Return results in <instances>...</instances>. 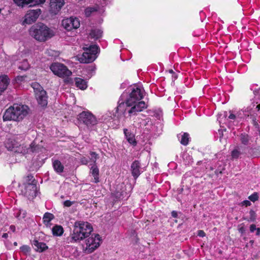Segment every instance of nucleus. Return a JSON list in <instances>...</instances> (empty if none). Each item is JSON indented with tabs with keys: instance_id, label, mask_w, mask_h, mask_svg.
Masks as SVG:
<instances>
[{
	"instance_id": "f257e3e1",
	"label": "nucleus",
	"mask_w": 260,
	"mask_h": 260,
	"mask_svg": "<svg viewBox=\"0 0 260 260\" xmlns=\"http://www.w3.org/2000/svg\"><path fill=\"white\" fill-rule=\"evenodd\" d=\"M93 229L87 222L77 221L74 224L73 233L71 235V242H77L84 239L86 240L88 253L92 252L100 245L101 237L99 234H91Z\"/></svg>"
},
{
	"instance_id": "f03ea898",
	"label": "nucleus",
	"mask_w": 260,
	"mask_h": 260,
	"mask_svg": "<svg viewBox=\"0 0 260 260\" xmlns=\"http://www.w3.org/2000/svg\"><path fill=\"white\" fill-rule=\"evenodd\" d=\"M143 98L140 89L138 87L133 88L129 94V98L126 100V104L132 108L128 111L129 114H137L138 112L146 109L147 106L144 101H139Z\"/></svg>"
},
{
	"instance_id": "7ed1b4c3",
	"label": "nucleus",
	"mask_w": 260,
	"mask_h": 260,
	"mask_svg": "<svg viewBox=\"0 0 260 260\" xmlns=\"http://www.w3.org/2000/svg\"><path fill=\"white\" fill-rule=\"evenodd\" d=\"M28 110V107L25 105L14 104L5 111L3 120L20 121L27 115Z\"/></svg>"
},
{
	"instance_id": "20e7f679",
	"label": "nucleus",
	"mask_w": 260,
	"mask_h": 260,
	"mask_svg": "<svg viewBox=\"0 0 260 260\" xmlns=\"http://www.w3.org/2000/svg\"><path fill=\"white\" fill-rule=\"evenodd\" d=\"M29 32L32 38L40 42H45L54 36L53 31L41 22L31 26Z\"/></svg>"
},
{
	"instance_id": "39448f33",
	"label": "nucleus",
	"mask_w": 260,
	"mask_h": 260,
	"mask_svg": "<svg viewBox=\"0 0 260 260\" xmlns=\"http://www.w3.org/2000/svg\"><path fill=\"white\" fill-rule=\"evenodd\" d=\"M84 52L78 59L81 63H88L93 62L96 58V54L98 53L99 48L96 45H90L89 47L83 48Z\"/></svg>"
},
{
	"instance_id": "423d86ee",
	"label": "nucleus",
	"mask_w": 260,
	"mask_h": 260,
	"mask_svg": "<svg viewBox=\"0 0 260 260\" xmlns=\"http://www.w3.org/2000/svg\"><path fill=\"white\" fill-rule=\"evenodd\" d=\"M50 70L54 75L61 78L69 77L72 75V72L67 66L59 62H54L50 67Z\"/></svg>"
},
{
	"instance_id": "0eeeda50",
	"label": "nucleus",
	"mask_w": 260,
	"mask_h": 260,
	"mask_svg": "<svg viewBox=\"0 0 260 260\" xmlns=\"http://www.w3.org/2000/svg\"><path fill=\"white\" fill-rule=\"evenodd\" d=\"M21 192L25 197H27L28 199H33L37 194V185L35 183L27 182L24 183L20 186Z\"/></svg>"
},
{
	"instance_id": "6e6552de",
	"label": "nucleus",
	"mask_w": 260,
	"mask_h": 260,
	"mask_svg": "<svg viewBox=\"0 0 260 260\" xmlns=\"http://www.w3.org/2000/svg\"><path fill=\"white\" fill-rule=\"evenodd\" d=\"M78 119L88 127L92 126L97 124L96 117L88 111H83L78 115Z\"/></svg>"
},
{
	"instance_id": "1a4fd4ad",
	"label": "nucleus",
	"mask_w": 260,
	"mask_h": 260,
	"mask_svg": "<svg viewBox=\"0 0 260 260\" xmlns=\"http://www.w3.org/2000/svg\"><path fill=\"white\" fill-rule=\"evenodd\" d=\"M42 11L40 9L35 10H29L27 11L25 15L24 19L22 22V24H30L35 22L40 15L41 14Z\"/></svg>"
},
{
	"instance_id": "9d476101",
	"label": "nucleus",
	"mask_w": 260,
	"mask_h": 260,
	"mask_svg": "<svg viewBox=\"0 0 260 260\" xmlns=\"http://www.w3.org/2000/svg\"><path fill=\"white\" fill-rule=\"evenodd\" d=\"M80 21L78 18L72 17L63 19L61 22L62 26L68 31L72 29L78 28L80 26Z\"/></svg>"
},
{
	"instance_id": "9b49d317",
	"label": "nucleus",
	"mask_w": 260,
	"mask_h": 260,
	"mask_svg": "<svg viewBox=\"0 0 260 260\" xmlns=\"http://www.w3.org/2000/svg\"><path fill=\"white\" fill-rule=\"evenodd\" d=\"M45 1L46 0H14V3L18 7L23 8L27 5L32 7L43 4Z\"/></svg>"
},
{
	"instance_id": "f8f14e48",
	"label": "nucleus",
	"mask_w": 260,
	"mask_h": 260,
	"mask_svg": "<svg viewBox=\"0 0 260 260\" xmlns=\"http://www.w3.org/2000/svg\"><path fill=\"white\" fill-rule=\"evenodd\" d=\"M64 0H50V10L51 14H57L64 5Z\"/></svg>"
},
{
	"instance_id": "ddd939ff",
	"label": "nucleus",
	"mask_w": 260,
	"mask_h": 260,
	"mask_svg": "<svg viewBox=\"0 0 260 260\" xmlns=\"http://www.w3.org/2000/svg\"><path fill=\"white\" fill-rule=\"evenodd\" d=\"M35 95L38 103L42 107L47 106L48 97L47 96V92L44 89H41V91H38Z\"/></svg>"
},
{
	"instance_id": "4468645a",
	"label": "nucleus",
	"mask_w": 260,
	"mask_h": 260,
	"mask_svg": "<svg viewBox=\"0 0 260 260\" xmlns=\"http://www.w3.org/2000/svg\"><path fill=\"white\" fill-rule=\"evenodd\" d=\"M131 171L133 176L136 179L140 175V163L138 160H135L131 165Z\"/></svg>"
},
{
	"instance_id": "2eb2a0df",
	"label": "nucleus",
	"mask_w": 260,
	"mask_h": 260,
	"mask_svg": "<svg viewBox=\"0 0 260 260\" xmlns=\"http://www.w3.org/2000/svg\"><path fill=\"white\" fill-rule=\"evenodd\" d=\"M32 245L36 247L35 250L39 252H43L48 248L45 243L40 242L37 240H33Z\"/></svg>"
},
{
	"instance_id": "dca6fc26",
	"label": "nucleus",
	"mask_w": 260,
	"mask_h": 260,
	"mask_svg": "<svg viewBox=\"0 0 260 260\" xmlns=\"http://www.w3.org/2000/svg\"><path fill=\"white\" fill-rule=\"evenodd\" d=\"M9 84V79L7 75L0 76V91L3 92Z\"/></svg>"
},
{
	"instance_id": "f3484780",
	"label": "nucleus",
	"mask_w": 260,
	"mask_h": 260,
	"mask_svg": "<svg viewBox=\"0 0 260 260\" xmlns=\"http://www.w3.org/2000/svg\"><path fill=\"white\" fill-rule=\"evenodd\" d=\"M103 31L100 29H92L89 33V37L91 39L98 40L102 36Z\"/></svg>"
},
{
	"instance_id": "a211bd4d",
	"label": "nucleus",
	"mask_w": 260,
	"mask_h": 260,
	"mask_svg": "<svg viewBox=\"0 0 260 260\" xmlns=\"http://www.w3.org/2000/svg\"><path fill=\"white\" fill-rule=\"evenodd\" d=\"M123 131L127 141L133 145H136L137 142L136 141L134 135L128 132V130L126 128L124 129Z\"/></svg>"
},
{
	"instance_id": "6ab92c4d",
	"label": "nucleus",
	"mask_w": 260,
	"mask_h": 260,
	"mask_svg": "<svg viewBox=\"0 0 260 260\" xmlns=\"http://www.w3.org/2000/svg\"><path fill=\"white\" fill-rule=\"evenodd\" d=\"M75 81L76 86L81 89H85L87 87L86 82L84 79L80 78H75Z\"/></svg>"
},
{
	"instance_id": "aec40b11",
	"label": "nucleus",
	"mask_w": 260,
	"mask_h": 260,
	"mask_svg": "<svg viewBox=\"0 0 260 260\" xmlns=\"http://www.w3.org/2000/svg\"><path fill=\"white\" fill-rule=\"evenodd\" d=\"M53 166L55 171L58 173L63 172L64 167L58 160H55L53 162Z\"/></svg>"
},
{
	"instance_id": "412c9836",
	"label": "nucleus",
	"mask_w": 260,
	"mask_h": 260,
	"mask_svg": "<svg viewBox=\"0 0 260 260\" xmlns=\"http://www.w3.org/2000/svg\"><path fill=\"white\" fill-rule=\"evenodd\" d=\"M52 234L55 236H60L63 233V229L61 225H56L52 229Z\"/></svg>"
},
{
	"instance_id": "4be33fe9",
	"label": "nucleus",
	"mask_w": 260,
	"mask_h": 260,
	"mask_svg": "<svg viewBox=\"0 0 260 260\" xmlns=\"http://www.w3.org/2000/svg\"><path fill=\"white\" fill-rule=\"evenodd\" d=\"M91 173L94 177V182L98 183L99 182V170L96 166H93L91 168Z\"/></svg>"
},
{
	"instance_id": "5701e85b",
	"label": "nucleus",
	"mask_w": 260,
	"mask_h": 260,
	"mask_svg": "<svg viewBox=\"0 0 260 260\" xmlns=\"http://www.w3.org/2000/svg\"><path fill=\"white\" fill-rule=\"evenodd\" d=\"M54 218V216L52 213L49 212L45 213L43 218L44 223L46 225L48 226L50 221Z\"/></svg>"
},
{
	"instance_id": "b1692460",
	"label": "nucleus",
	"mask_w": 260,
	"mask_h": 260,
	"mask_svg": "<svg viewBox=\"0 0 260 260\" xmlns=\"http://www.w3.org/2000/svg\"><path fill=\"white\" fill-rule=\"evenodd\" d=\"M240 141L241 143L245 145H247L249 144L250 137L248 134L242 133L240 136Z\"/></svg>"
},
{
	"instance_id": "393cba45",
	"label": "nucleus",
	"mask_w": 260,
	"mask_h": 260,
	"mask_svg": "<svg viewBox=\"0 0 260 260\" xmlns=\"http://www.w3.org/2000/svg\"><path fill=\"white\" fill-rule=\"evenodd\" d=\"M42 147L36 144L35 142H33L30 145V151L32 152H39L41 151Z\"/></svg>"
},
{
	"instance_id": "a878e982",
	"label": "nucleus",
	"mask_w": 260,
	"mask_h": 260,
	"mask_svg": "<svg viewBox=\"0 0 260 260\" xmlns=\"http://www.w3.org/2000/svg\"><path fill=\"white\" fill-rule=\"evenodd\" d=\"M6 147L9 150H13V149L17 147V145L15 141L9 139L7 143H6Z\"/></svg>"
},
{
	"instance_id": "bb28decb",
	"label": "nucleus",
	"mask_w": 260,
	"mask_h": 260,
	"mask_svg": "<svg viewBox=\"0 0 260 260\" xmlns=\"http://www.w3.org/2000/svg\"><path fill=\"white\" fill-rule=\"evenodd\" d=\"M30 66L27 59H24L18 66V69L21 70L26 71L29 69Z\"/></svg>"
},
{
	"instance_id": "cd10ccee",
	"label": "nucleus",
	"mask_w": 260,
	"mask_h": 260,
	"mask_svg": "<svg viewBox=\"0 0 260 260\" xmlns=\"http://www.w3.org/2000/svg\"><path fill=\"white\" fill-rule=\"evenodd\" d=\"M189 141V134L187 133H184L182 135L181 140L180 141V143L181 144L183 145H187Z\"/></svg>"
},
{
	"instance_id": "c85d7f7f",
	"label": "nucleus",
	"mask_w": 260,
	"mask_h": 260,
	"mask_svg": "<svg viewBox=\"0 0 260 260\" xmlns=\"http://www.w3.org/2000/svg\"><path fill=\"white\" fill-rule=\"evenodd\" d=\"M250 217L247 220L250 222H254L256 218V214L254 211L250 210L249 211Z\"/></svg>"
},
{
	"instance_id": "c756f323",
	"label": "nucleus",
	"mask_w": 260,
	"mask_h": 260,
	"mask_svg": "<svg viewBox=\"0 0 260 260\" xmlns=\"http://www.w3.org/2000/svg\"><path fill=\"white\" fill-rule=\"evenodd\" d=\"M27 78V76L26 75H18L15 78V81L17 83H19L22 81H25L26 79Z\"/></svg>"
},
{
	"instance_id": "7c9ffc66",
	"label": "nucleus",
	"mask_w": 260,
	"mask_h": 260,
	"mask_svg": "<svg viewBox=\"0 0 260 260\" xmlns=\"http://www.w3.org/2000/svg\"><path fill=\"white\" fill-rule=\"evenodd\" d=\"M32 87L34 88L35 94H37L38 91H41V89H44L40 85L37 83H32L31 85Z\"/></svg>"
},
{
	"instance_id": "2f4dec72",
	"label": "nucleus",
	"mask_w": 260,
	"mask_h": 260,
	"mask_svg": "<svg viewBox=\"0 0 260 260\" xmlns=\"http://www.w3.org/2000/svg\"><path fill=\"white\" fill-rule=\"evenodd\" d=\"M248 199L252 202H254L255 201L258 200V195L257 192H254L251 195H250Z\"/></svg>"
},
{
	"instance_id": "473e14b6",
	"label": "nucleus",
	"mask_w": 260,
	"mask_h": 260,
	"mask_svg": "<svg viewBox=\"0 0 260 260\" xmlns=\"http://www.w3.org/2000/svg\"><path fill=\"white\" fill-rule=\"evenodd\" d=\"M27 182H32V183H35L36 184L37 183L35 179L34 178L33 176L31 175H29L26 177L25 183H27Z\"/></svg>"
},
{
	"instance_id": "72a5a7b5",
	"label": "nucleus",
	"mask_w": 260,
	"mask_h": 260,
	"mask_svg": "<svg viewBox=\"0 0 260 260\" xmlns=\"http://www.w3.org/2000/svg\"><path fill=\"white\" fill-rule=\"evenodd\" d=\"M21 251L24 253H27L30 251V247L27 245H23L20 247Z\"/></svg>"
},
{
	"instance_id": "f704fd0d",
	"label": "nucleus",
	"mask_w": 260,
	"mask_h": 260,
	"mask_svg": "<svg viewBox=\"0 0 260 260\" xmlns=\"http://www.w3.org/2000/svg\"><path fill=\"white\" fill-rule=\"evenodd\" d=\"M240 154L241 152L239 151L237 149H235L232 152V156L234 158H237Z\"/></svg>"
},
{
	"instance_id": "c9c22d12",
	"label": "nucleus",
	"mask_w": 260,
	"mask_h": 260,
	"mask_svg": "<svg viewBox=\"0 0 260 260\" xmlns=\"http://www.w3.org/2000/svg\"><path fill=\"white\" fill-rule=\"evenodd\" d=\"M74 203V202H71L69 200H67L63 202V205L66 207H69L71 206Z\"/></svg>"
},
{
	"instance_id": "e433bc0d",
	"label": "nucleus",
	"mask_w": 260,
	"mask_h": 260,
	"mask_svg": "<svg viewBox=\"0 0 260 260\" xmlns=\"http://www.w3.org/2000/svg\"><path fill=\"white\" fill-rule=\"evenodd\" d=\"M242 204L243 205L245 206L246 207L249 206L251 205V203L249 201L245 200L242 202Z\"/></svg>"
},
{
	"instance_id": "4c0bfd02",
	"label": "nucleus",
	"mask_w": 260,
	"mask_h": 260,
	"mask_svg": "<svg viewBox=\"0 0 260 260\" xmlns=\"http://www.w3.org/2000/svg\"><path fill=\"white\" fill-rule=\"evenodd\" d=\"M98 10L97 7H88V11L92 12H96Z\"/></svg>"
},
{
	"instance_id": "58836bf2",
	"label": "nucleus",
	"mask_w": 260,
	"mask_h": 260,
	"mask_svg": "<svg viewBox=\"0 0 260 260\" xmlns=\"http://www.w3.org/2000/svg\"><path fill=\"white\" fill-rule=\"evenodd\" d=\"M256 229V225L254 224H252L250 225V231L251 233L254 232V231H255Z\"/></svg>"
},
{
	"instance_id": "ea45409f",
	"label": "nucleus",
	"mask_w": 260,
	"mask_h": 260,
	"mask_svg": "<svg viewBox=\"0 0 260 260\" xmlns=\"http://www.w3.org/2000/svg\"><path fill=\"white\" fill-rule=\"evenodd\" d=\"M198 236L201 237H203L205 236V233L203 231L199 230L198 231Z\"/></svg>"
},
{
	"instance_id": "a19ab883",
	"label": "nucleus",
	"mask_w": 260,
	"mask_h": 260,
	"mask_svg": "<svg viewBox=\"0 0 260 260\" xmlns=\"http://www.w3.org/2000/svg\"><path fill=\"white\" fill-rule=\"evenodd\" d=\"M90 154L92 157H94L95 159H96V156H97L98 154L95 152H90ZM93 161H94V162H95V160H94Z\"/></svg>"
},
{
	"instance_id": "79ce46f5",
	"label": "nucleus",
	"mask_w": 260,
	"mask_h": 260,
	"mask_svg": "<svg viewBox=\"0 0 260 260\" xmlns=\"http://www.w3.org/2000/svg\"><path fill=\"white\" fill-rule=\"evenodd\" d=\"M172 216L174 218H177L178 216V213L176 211H173L171 213Z\"/></svg>"
},
{
	"instance_id": "37998d69",
	"label": "nucleus",
	"mask_w": 260,
	"mask_h": 260,
	"mask_svg": "<svg viewBox=\"0 0 260 260\" xmlns=\"http://www.w3.org/2000/svg\"><path fill=\"white\" fill-rule=\"evenodd\" d=\"M92 13L91 12L88 11V8L85 9V14L87 16H89Z\"/></svg>"
},
{
	"instance_id": "c03bdc74",
	"label": "nucleus",
	"mask_w": 260,
	"mask_h": 260,
	"mask_svg": "<svg viewBox=\"0 0 260 260\" xmlns=\"http://www.w3.org/2000/svg\"><path fill=\"white\" fill-rule=\"evenodd\" d=\"M239 231L240 233H241V234H243L245 232V228L244 227H241L239 229Z\"/></svg>"
},
{
	"instance_id": "a18cd8bd",
	"label": "nucleus",
	"mask_w": 260,
	"mask_h": 260,
	"mask_svg": "<svg viewBox=\"0 0 260 260\" xmlns=\"http://www.w3.org/2000/svg\"><path fill=\"white\" fill-rule=\"evenodd\" d=\"M81 162L82 164L86 165L88 163V161L85 158H84L82 159Z\"/></svg>"
},
{
	"instance_id": "49530a36",
	"label": "nucleus",
	"mask_w": 260,
	"mask_h": 260,
	"mask_svg": "<svg viewBox=\"0 0 260 260\" xmlns=\"http://www.w3.org/2000/svg\"><path fill=\"white\" fill-rule=\"evenodd\" d=\"M229 118L231 119H235L236 118V116L234 114H231L229 116Z\"/></svg>"
},
{
	"instance_id": "de8ad7c7",
	"label": "nucleus",
	"mask_w": 260,
	"mask_h": 260,
	"mask_svg": "<svg viewBox=\"0 0 260 260\" xmlns=\"http://www.w3.org/2000/svg\"><path fill=\"white\" fill-rule=\"evenodd\" d=\"M10 229L13 232H14L15 231V226L13 225H11L10 226Z\"/></svg>"
},
{
	"instance_id": "09e8293b",
	"label": "nucleus",
	"mask_w": 260,
	"mask_h": 260,
	"mask_svg": "<svg viewBox=\"0 0 260 260\" xmlns=\"http://www.w3.org/2000/svg\"><path fill=\"white\" fill-rule=\"evenodd\" d=\"M256 235L257 236L259 235V234H260V228H256Z\"/></svg>"
},
{
	"instance_id": "8fccbe9b",
	"label": "nucleus",
	"mask_w": 260,
	"mask_h": 260,
	"mask_svg": "<svg viewBox=\"0 0 260 260\" xmlns=\"http://www.w3.org/2000/svg\"><path fill=\"white\" fill-rule=\"evenodd\" d=\"M8 237V233H4L3 234V235H2V237L4 238H7Z\"/></svg>"
},
{
	"instance_id": "3c124183",
	"label": "nucleus",
	"mask_w": 260,
	"mask_h": 260,
	"mask_svg": "<svg viewBox=\"0 0 260 260\" xmlns=\"http://www.w3.org/2000/svg\"><path fill=\"white\" fill-rule=\"evenodd\" d=\"M183 191V188H180V189H178V192L179 193H182Z\"/></svg>"
},
{
	"instance_id": "603ef678",
	"label": "nucleus",
	"mask_w": 260,
	"mask_h": 260,
	"mask_svg": "<svg viewBox=\"0 0 260 260\" xmlns=\"http://www.w3.org/2000/svg\"><path fill=\"white\" fill-rule=\"evenodd\" d=\"M253 150H254V149H253V148H250L249 149V153L250 154H251V153H252V151H253Z\"/></svg>"
},
{
	"instance_id": "864d4df0",
	"label": "nucleus",
	"mask_w": 260,
	"mask_h": 260,
	"mask_svg": "<svg viewBox=\"0 0 260 260\" xmlns=\"http://www.w3.org/2000/svg\"><path fill=\"white\" fill-rule=\"evenodd\" d=\"M173 78H174V79H176L177 78V75L175 73V74H173L172 76Z\"/></svg>"
},
{
	"instance_id": "5fc2aeb1",
	"label": "nucleus",
	"mask_w": 260,
	"mask_h": 260,
	"mask_svg": "<svg viewBox=\"0 0 260 260\" xmlns=\"http://www.w3.org/2000/svg\"><path fill=\"white\" fill-rule=\"evenodd\" d=\"M169 73H171V74H175V73L173 71V70L171 69L169 70Z\"/></svg>"
},
{
	"instance_id": "6e6d98bb",
	"label": "nucleus",
	"mask_w": 260,
	"mask_h": 260,
	"mask_svg": "<svg viewBox=\"0 0 260 260\" xmlns=\"http://www.w3.org/2000/svg\"><path fill=\"white\" fill-rule=\"evenodd\" d=\"M256 108L258 110H260V104L258 105L257 106H256Z\"/></svg>"
},
{
	"instance_id": "4d7b16f0",
	"label": "nucleus",
	"mask_w": 260,
	"mask_h": 260,
	"mask_svg": "<svg viewBox=\"0 0 260 260\" xmlns=\"http://www.w3.org/2000/svg\"><path fill=\"white\" fill-rule=\"evenodd\" d=\"M250 243H251V244H253V240H251L250 241Z\"/></svg>"
},
{
	"instance_id": "13d9d810",
	"label": "nucleus",
	"mask_w": 260,
	"mask_h": 260,
	"mask_svg": "<svg viewBox=\"0 0 260 260\" xmlns=\"http://www.w3.org/2000/svg\"><path fill=\"white\" fill-rule=\"evenodd\" d=\"M104 2V4H106V2L107 0H102Z\"/></svg>"
},
{
	"instance_id": "bf43d9fd",
	"label": "nucleus",
	"mask_w": 260,
	"mask_h": 260,
	"mask_svg": "<svg viewBox=\"0 0 260 260\" xmlns=\"http://www.w3.org/2000/svg\"><path fill=\"white\" fill-rule=\"evenodd\" d=\"M14 245H17V242H14Z\"/></svg>"
},
{
	"instance_id": "052dcab7",
	"label": "nucleus",
	"mask_w": 260,
	"mask_h": 260,
	"mask_svg": "<svg viewBox=\"0 0 260 260\" xmlns=\"http://www.w3.org/2000/svg\"><path fill=\"white\" fill-rule=\"evenodd\" d=\"M122 87H123V84H121Z\"/></svg>"
},
{
	"instance_id": "680f3d73",
	"label": "nucleus",
	"mask_w": 260,
	"mask_h": 260,
	"mask_svg": "<svg viewBox=\"0 0 260 260\" xmlns=\"http://www.w3.org/2000/svg\"><path fill=\"white\" fill-rule=\"evenodd\" d=\"M122 87H123V84H121Z\"/></svg>"
},
{
	"instance_id": "e2e57ef3",
	"label": "nucleus",
	"mask_w": 260,
	"mask_h": 260,
	"mask_svg": "<svg viewBox=\"0 0 260 260\" xmlns=\"http://www.w3.org/2000/svg\"><path fill=\"white\" fill-rule=\"evenodd\" d=\"M259 136H260V130H259Z\"/></svg>"
},
{
	"instance_id": "0e129e2a",
	"label": "nucleus",
	"mask_w": 260,
	"mask_h": 260,
	"mask_svg": "<svg viewBox=\"0 0 260 260\" xmlns=\"http://www.w3.org/2000/svg\"><path fill=\"white\" fill-rule=\"evenodd\" d=\"M2 94V92L0 91V95Z\"/></svg>"
},
{
	"instance_id": "69168bd1",
	"label": "nucleus",
	"mask_w": 260,
	"mask_h": 260,
	"mask_svg": "<svg viewBox=\"0 0 260 260\" xmlns=\"http://www.w3.org/2000/svg\"><path fill=\"white\" fill-rule=\"evenodd\" d=\"M13 2H14V0H13Z\"/></svg>"
}]
</instances>
